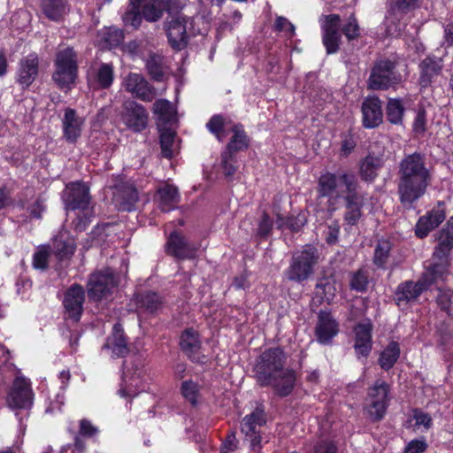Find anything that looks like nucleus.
<instances>
[{"mask_svg": "<svg viewBox=\"0 0 453 453\" xmlns=\"http://www.w3.org/2000/svg\"><path fill=\"white\" fill-rule=\"evenodd\" d=\"M360 184L351 171L332 173L325 171L317 180L318 198H326L329 210L334 211L339 199H343L346 211L343 219L347 225L356 226L362 217L364 196L359 192Z\"/></svg>", "mask_w": 453, "mask_h": 453, "instance_id": "obj_1", "label": "nucleus"}, {"mask_svg": "<svg viewBox=\"0 0 453 453\" xmlns=\"http://www.w3.org/2000/svg\"><path fill=\"white\" fill-rule=\"evenodd\" d=\"M288 355L282 347L265 349L253 365V378L260 388H271L275 395L285 398L292 395L296 381V371L286 367Z\"/></svg>", "mask_w": 453, "mask_h": 453, "instance_id": "obj_2", "label": "nucleus"}, {"mask_svg": "<svg viewBox=\"0 0 453 453\" xmlns=\"http://www.w3.org/2000/svg\"><path fill=\"white\" fill-rule=\"evenodd\" d=\"M397 195L402 206L412 209L432 182V173L426 166V156L415 151L405 155L397 170Z\"/></svg>", "mask_w": 453, "mask_h": 453, "instance_id": "obj_3", "label": "nucleus"}, {"mask_svg": "<svg viewBox=\"0 0 453 453\" xmlns=\"http://www.w3.org/2000/svg\"><path fill=\"white\" fill-rule=\"evenodd\" d=\"M319 23L322 43L327 55L336 54L340 50L342 35L349 42L361 35V27L354 12L343 21L336 13L323 15Z\"/></svg>", "mask_w": 453, "mask_h": 453, "instance_id": "obj_4", "label": "nucleus"}, {"mask_svg": "<svg viewBox=\"0 0 453 453\" xmlns=\"http://www.w3.org/2000/svg\"><path fill=\"white\" fill-rule=\"evenodd\" d=\"M319 251L311 244L304 245L302 250L294 252L284 275L289 281L302 284L315 273L319 261Z\"/></svg>", "mask_w": 453, "mask_h": 453, "instance_id": "obj_5", "label": "nucleus"}, {"mask_svg": "<svg viewBox=\"0 0 453 453\" xmlns=\"http://www.w3.org/2000/svg\"><path fill=\"white\" fill-rule=\"evenodd\" d=\"M52 81L61 90H70L78 78V55L73 47H66L56 53Z\"/></svg>", "mask_w": 453, "mask_h": 453, "instance_id": "obj_6", "label": "nucleus"}, {"mask_svg": "<svg viewBox=\"0 0 453 453\" xmlns=\"http://www.w3.org/2000/svg\"><path fill=\"white\" fill-rule=\"evenodd\" d=\"M397 62L388 58H378L374 61L367 81L371 90H388L402 81L398 73Z\"/></svg>", "mask_w": 453, "mask_h": 453, "instance_id": "obj_7", "label": "nucleus"}, {"mask_svg": "<svg viewBox=\"0 0 453 453\" xmlns=\"http://www.w3.org/2000/svg\"><path fill=\"white\" fill-rule=\"evenodd\" d=\"M119 277L111 268L91 273L87 280L85 291L92 303H101L111 296L118 287Z\"/></svg>", "mask_w": 453, "mask_h": 453, "instance_id": "obj_8", "label": "nucleus"}, {"mask_svg": "<svg viewBox=\"0 0 453 453\" xmlns=\"http://www.w3.org/2000/svg\"><path fill=\"white\" fill-rule=\"evenodd\" d=\"M86 291L79 283L72 284L65 292L62 300L63 318L65 321L78 324L84 312Z\"/></svg>", "mask_w": 453, "mask_h": 453, "instance_id": "obj_9", "label": "nucleus"}, {"mask_svg": "<svg viewBox=\"0 0 453 453\" xmlns=\"http://www.w3.org/2000/svg\"><path fill=\"white\" fill-rule=\"evenodd\" d=\"M266 424V415L264 406H257L246 415L241 422V431L250 441L251 450L258 453L262 448L260 427Z\"/></svg>", "mask_w": 453, "mask_h": 453, "instance_id": "obj_10", "label": "nucleus"}, {"mask_svg": "<svg viewBox=\"0 0 453 453\" xmlns=\"http://www.w3.org/2000/svg\"><path fill=\"white\" fill-rule=\"evenodd\" d=\"M62 200L66 211H84L91 202L89 188L81 180L70 182L65 186Z\"/></svg>", "mask_w": 453, "mask_h": 453, "instance_id": "obj_11", "label": "nucleus"}, {"mask_svg": "<svg viewBox=\"0 0 453 453\" xmlns=\"http://www.w3.org/2000/svg\"><path fill=\"white\" fill-rule=\"evenodd\" d=\"M426 291L419 278L417 280H406L397 285L393 300L398 308L403 310L418 303L420 296Z\"/></svg>", "mask_w": 453, "mask_h": 453, "instance_id": "obj_12", "label": "nucleus"}, {"mask_svg": "<svg viewBox=\"0 0 453 453\" xmlns=\"http://www.w3.org/2000/svg\"><path fill=\"white\" fill-rule=\"evenodd\" d=\"M194 22L193 18L185 15H177L168 24L166 29V35L170 46L177 51L185 49L189 41L190 35H195V33L188 32Z\"/></svg>", "mask_w": 453, "mask_h": 453, "instance_id": "obj_13", "label": "nucleus"}, {"mask_svg": "<svg viewBox=\"0 0 453 453\" xmlns=\"http://www.w3.org/2000/svg\"><path fill=\"white\" fill-rule=\"evenodd\" d=\"M132 301L135 311L139 315L155 317L163 310L165 300L158 292L153 290H142L135 292Z\"/></svg>", "mask_w": 453, "mask_h": 453, "instance_id": "obj_14", "label": "nucleus"}, {"mask_svg": "<svg viewBox=\"0 0 453 453\" xmlns=\"http://www.w3.org/2000/svg\"><path fill=\"white\" fill-rule=\"evenodd\" d=\"M373 325L370 319L356 324L353 327L354 344L353 349L357 359H367L372 349Z\"/></svg>", "mask_w": 453, "mask_h": 453, "instance_id": "obj_15", "label": "nucleus"}, {"mask_svg": "<svg viewBox=\"0 0 453 453\" xmlns=\"http://www.w3.org/2000/svg\"><path fill=\"white\" fill-rule=\"evenodd\" d=\"M165 250L178 260H193L196 257L198 248L188 242L181 232L174 230L167 238Z\"/></svg>", "mask_w": 453, "mask_h": 453, "instance_id": "obj_16", "label": "nucleus"}, {"mask_svg": "<svg viewBox=\"0 0 453 453\" xmlns=\"http://www.w3.org/2000/svg\"><path fill=\"white\" fill-rule=\"evenodd\" d=\"M39 57L37 53L31 52L20 58L15 74V82L22 89H27L36 81L39 75Z\"/></svg>", "mask_w": 453, "mask_h": 453, "instance_id": "obj_17", "label": "nucleus"}, {"mask_svg": "<svg viewBox=\"0 0 453 453\" xmlns=\"http://www.w3.org/2000/svg\"><path fill=\"white\" fill-rule=\"evenodd\" d=\"M104 349H110L111 357L114 358H125L129 355L131 351L129 338L119 321L113 325L111 334L106 338Z\"/></svg>", "mask_w": 453, "mask_h": 453, "instance_id": "obj_18", "label": "nucleus"}, {"mask_svg": "<svg viewBox=\"0 0 453 453\" xmlns=\"http://www.w3.org/2000/svg\"><path fill=\"white\" fill-rule=\"evenodd\" d=\"M179 346L182 353L193 363H201L204 357L201 351V334L194 327H187L180 333Z\"/></svg>", "mask_w": 453, "mask_h": 453, "instance_id": "obj_19", "label": "nucleus"}, {"mask_svg": "<svg viewBox=\"0 0 453 453\" xmlns=\"http://www.w3.org/2000/svg\"><path fill=\"white\" fill-rule=\"evenodd\" d=\"M339 333V324L328 310L318 313V321L314 334L319 344L327 345Z\"/></svg>", "mask_w": 453, "mask_h": 453, "instance_id": "obj_20", "label": "nucleus"}, {"mask_svg": "<svg viewBox=\"0 0 453 453\" xmlns=\"http://www.w3.org/2000/svg\"><path fill=\"white\" fill-rule=\"evenodd\" d=\"M362 126L366 129L378 127L383 122L382 102L377 96H366L362 102Z\"/></svg>", "mask_w": 453, "mask_h": 453, "instance_id": "obj_21", "label": "nucleus"}, {"mask_svg": "<svg viewBox=\"0 0 453 453\" xmlns=\"http://www.w3.org/2000/svg\"><path fill=\"white\" fill-rule=\"evenodd\" d=\"M148 113L142 104L132 100L125 102L123 120L130 130L134 133L143 131L148 125Z\"/></svg>", "mask_w": 453, "mask_h": 453, "instance_id": "obj_22", "label": "nucleus"}, {"mask_svg": "<svg viewBox=\"0 0 453 453\" xmlns=\"http://www.w3.org/2000/svg\"><path fill=\"white\" fill-rule=\"evenodd\" d=\"M32 389L24 378H16L8 394L7 403L12 409H27L32 404Z\"/></svg>", "mask_w": 453, "mask_h": 453, "instance_id": "obj_23", "label": "nucleus"}, {"mask_svg": "<svg viewBox=\"0 0 453 453\" xmlns=\"http://www.w3.org/2000/svg\"><path fill=\"white\" fill-rule=\"evenodd\" d=\"M83 124L84 120L78 116L76 110L65 108L62 119L63 139L74 145L81 136Z\"/></svg>", "mask_w": 453, "mask_h": 453, "instance_id": "obj_24", "label": "nucleus"}, {"mask_svg": "<svg viewBox=\"0 0 453 453\" xmlns=\"http://www.w3.org/2000/svg\"><path fill=\"white\" fill-rule=\"evenodd\" d=\"M125 88L127 91L144 102H151L156 96L155 88L139 73H129L125 80Z\"/></svg>", "mask_w": 453, "mask_h": 453, "instance_id": "obj_25", "label": "nucleus"}, {"mask_svg": "<svg viewBox=\"0 0 453 453\" xmlns=\"http://www.w3.org/2000/svg\"><path fill=\"white\" fill-rule=\"evenodd\" d=\"M437 245L434 248V257L438 260H449V254L453 250V216L435 234Z\"/></svg>", "mask_w": 453, "mask_h": 453, "instance_id": "obj_26", "label": "nucleus"}, {"mask_svg": "<svg viewBox=\"0 0 453 453\" xmlns=\"http://www.w3.org/2000/svg\"><path fill=\"white\" fill-rule=\"evenodd\" d=\"M154 199L162 212H169L178 207L180 195L176 186L165 183L157 188Z\"/></svg>", "mask_w": 453, "mask_h": 453, "instance_id": "obj_27", "label": "nucleus"}, {"mask_svg": "<svg viewBox=\"0 0 453 453\" xmlns=\"http://www.w3.org/2000/svg\"><path fill=\"white\" fill-rule=\"evenodd\" d=\"M418 69L420 91H425V89L431 87L434 80L441 74L442 65L435 57L427 56L419 63Z\"/></svg>", "mask_w": 453, "mask_h": 453, "instance_id": "obj_28", "label": "nucleus"}, {"mask_svg": "<svg viewBox=\"0 0 453 453\" xmlns=\"http://www.w3.org/2000/svg\"><path fill=\"white\" fill-rule=\"evenodd\" d=\"M445 211L442 209H432L426 215L421 216L415 226V235L420 239L426 238L429 233L437 227L445 219Z\"/></svg>", "mask_w": 453, "mask_h": 453, "instance_id": "obj_29", "label": "nucleus"}, {"mask_svg": "<svg viewBox=\"0 0 453 453\" xmlns=\"http://www.w3.org/2000/svg\"><path fill=\"white\" fill-rule=\"evenodd\" d=\"M384 161L381 157L373 153H368L359 162L358 174L360 179L366 183H372L379 175V171L383 167Z\"/></svg>", "mask_w": 453, "mask_h": 453, "instance_id": "obj_30", "label": "nucleus"}, {"mask_svg": "<svg viewBox=\"0 0 453 453\" xmlns=\"http://www.w3.org/2000/svg\"><path fill=\"white\" fill-rule=\"evenodd\" d=\"M230 131L233 134L223 150L234 155L247 150L250 146V138L245 131L244 126L242 123H234Z\"/></svg>", "mask_w": 453, "mask_h": 453, "instance_id": "obj_31", "label": "nucleus"}, {"mask_svg": "<svg viewBox=\"0 0 453 453\" xmlns=\"http://www.w3.org/2000/svg\"><path fill=\"white\" fill-rule=\"evenodd\" d=\"M449 273V261L439 260L431 264L418 277L427 290L439 280H445Z\"/></svg>", "mask_w": 453, "mask_h": 453, "instance_id": "obj_32", "label": "nucleus"}, {"mask_svg": "<svg viewBox=\"0 0 453 453\" xmlns=\"http://www.w3.org/2000/svg\"><path fill=\"white\" fill-rule=\"evenodd\" d=\"M335 292L334 283L327 278H321L315 285L312 303L316 306H320L324 303L330 304L335 297Z\"/></svg>", "mask_w": 453, "mask_h": 453, "instance_id": "obj_33", "label": "nucleus"}, {"mask_svg": "<svg viewBox=\"0 0 453 453\" xmlns=\"http://www.w3.org/2000/svg\"><path fill=\"white\" fill-rule=\"evenodd\" d=\"M75 249V241L69 235L60 234L52 240V252L59 261L71 258Z\"/></svg>", "mask_w": 453, "mask_h": 453, "instance_id": "obj_34", "label": "nucleus"}, {"mask_svg": "<svg viewBox=\"0 0 453 453\" xmlns=\"http://www.w3.org/2000/svg\"><path fill=\"white\" fill-rule=\"evenodd\" d=\"M98 428L87 418L79 421V431L74 433L73 449L79 453H82L86 449L84 438L90 439L98 434Z\"/></svg>", "mask_w": 453, "mask_h": 453, "instance_id": "obj_35", "label": "nucleus"}, {"mask_svg": "<svg viewBox=\"0 0 453 453\" xmlns=\"http://www.w3.org/2000/svg\"><path fill=\"white\" fill-rule=\"evenodd\" d=\"M405 111L402 98H388L385 107L387 121L391 125L403 126Z\"/></svg>", "mask_w": 453, "mask_h": 453, "instance_id": "obj_36", "label": "nucleus"}, {"mask_svg": "<svg viewBox=\"0 0 453 453\" xmlns=\"http://www.w3.org/2000/svg\"><path fill=\"white\" fill-rule=\"evenodd\" d=\"M393 244L389 240H378L372 256V264L376 269L385 271L391 257Z\"/></svg>", "mask_w": 453, "mask_h": 453, "instance_id": "obj_37", "label": "nucleus"}, {"mask_svg": "<svg viewBox=\"0 0 453 453\" xmlns=\"http://www.w3.org/2000/svg\"><path fill=\"white\" fill-rule=\"evenodd\" d=\"M145 67L150 79L161 82L165 78L166 65L164 56L157 53H150L145 62Z\"/></svg>", "mask_w": 453, "mask_h": 453, "instance_id": "obj_38", "label": "nucleus"}, {"mask_svg": "<svg viewBox=\"0 0 453 453\" xmlns=\"http://www.w3.org/2000/svg\"><path fill=\"white\" fill-rule=\"evenodd\" d=\"M400 355V344L395 341H391L380 353L378 364L382 370L388 372L397 363Z\"/></svg>", "mask_w": 453, "mask_h": 453, "instance_id": "obj_39", "label": "nucleus"}, {"mask_svg": "<svg viewBox=\"0 0 453 453\" xmlns=\"http://www.w3.org/2000/svg\"><path fill=\"white\" fill-rule=\"evenodd\" d=\"M41 10L51 21H59L65 13L67 0H40Z\"/></svg>", "mask_w": 453, "mask_h": 453, "instance_id": "obj_40", "label": "nucleus"}, {"mask_svg": "<svg viewBox=\"0 0 453 453\" xmlns=\"http://www.w3.org/2000/svg\"><path fill=\"white\" fill-rule=\"evenodd\" d=\"M119 210L132 211L135 210L136 203L139 201V193L133 185H125L119 190Z\"/></svg>", "mask_w": 453, "mask_h": 453, "instance_id": "obj_41", "label": "nucleus"}, {"mask_svg": "<svg viewBox=\"0 0 453 453\" xmlns=\"http://www.w3.org/2000/svg\"><path fill=\"white\" fill-rule=\"evenodd\" d=\"M422 0H388V12L390 15H406L419 8Z\"/></svg>", "mask_w": 453, "mask_h": 453, "instance_id": "obj_42", "label": "nucleus"}, {"mask_svg": "<svg viewBox=\"0 0 453 453\" xmlns=\"http://www.w3.org/2000/svg\"><path fill=\"white\" fill-rule=\"evenodd\" d=\"M114 69L111 64L102 63L96 74V81L101 89H108L114 81Z\"/></svg>", "mask_w": 453, "mask_h": 453, "instance_id": "obj_43", "label": "nucleus"}, {"mask_svg": "<svg viewBox=\"0 0 453 453\" xmlns=\"http://www.w3.org/2000/svg\"><path fill=\"white\" fill-rule=\"evenodd\" d=\"M153 113L157 116L158 120L169 123L175 114V110L169 100L160 98L153 104Z\"/></svg>", "mask_w": 453, "mask_h": 453, "instance_id": "obj_44", "label": "nucleus"}, {"mask_svg": "<svg viewBox=\"0 0 453 453\" xmlns=\"http://www.w3.org/2000/svg\"><path fill=\"white\" fill-rule=\"evenodd\" d=\"M220 166L225 178L231 180L239 168L238 156L222 150L220 154Z\"/></svg>", "mask_w": 453, "mask_h": 453, "instance_id": "obj_45", "label": "nucleus"}, {"mask_svg": "<svg viewBox=\"0 0 453 453\" xmlns=\"http://www.w3.org/2000/svg\"><path fill=\"white\" fill-rule=\"evenodd\" d=\"M180 394L182 397L190 403L192 407L198 405L200 396V388L197 382L192 380H184L180 385Z\"/></svg>", "mask_w": 453, "mask_h": 453, "instance_id": "obj_46", "label": "nucleus"}, {"mask_svg": "<svg viewBox=\"0 0 453 453\" xmlns=\"http://www.w3.org/2000/svg\"><path fill=\"white\" fill-rule=\"evenodd\" d=\"M51 254L50 245H40L33 254L32 266L35 270L46 271L49 268V262Z\"/></svg>", "mask_w": 453, "mask_h": 453, "instance_id": "obj_47", "label": "nucleus"}, {"mask_svg": "<svg viewBox=\"0 0 453 453\" xmlns=\"http://www.w3.org/2000/svg\"><path fill=\"white\" fill-rule=\"evenodd\" d=\"M369 285V273L364 268L350 273L349 288L359 293H365Z\"/></svg>", "mask_w": 453, "mask_h": 453, "instance_id": "obj_48", "label": "nucleus"}, {"mask_svg": "<svg viewBox=\"0 0 453 453\" xmlns=\"http://www.w3.org/2000/svg\"><path fill=\"white\" fill-rule=\"evenodd\" d=\"M226 119L222 114H214L206 123V128L219 142H223L226 137L225 126Z\"/></svg>", "mask_w": 453, "mask_h": 453, "instance_id": "obj_49", "label": "nucleus"}, {"mask_svg": "<svg viewBox=\"0 0 453 453\" xmlns=\"http://www.w3.org/2000/svg\"><path fill=\"white\" fill-rule=\"evenodd\" d=\"M273 220L265 211L260 216L257 226L255 231V236L261 241H266L273 234Z\"/></svg>", "mask_w": 453, "mask_h": 453, "instance_id": "obj_50", "label": "nucleus"}, {"mask_svg": "<svg viewBox=\"0 0 453 453\" xmlns=\"http://www.w3.org/2000/svg\"><path fill=\"white\" fill-rule=\"evenodd\" d=\"M390 387L385 381L377 380L374 385L369 388L368 397L371 402L389 403Z\"/></svg>", "mask_w": 453, "mask_h": 453, "instance_id": "obj_51", "label": "nucleus"}, {"mask_svg": "<svg viewBox=\"0 0 453 453\" xmlns=\"http://www.w3.org/2000/svg\"><path fill=\"white\" fill-rule=\"evenodd\" d=\"M389 403L385 402H371L365 408V411L372 423L381 421L387 413Z\"/></svg>", "mask_w": 453, "mask_h": 453, "instance_id": "obj_52", "label": "nucleus"}, {"mask_svg": "<svg viewBox=\"0 0 453 453\" xmlns=\"http://www.w3.org/2000/svg\"><path fill=\"white\" fill-rule=\"evenodd\" d=\"M435 303L441 311L450 316L453 310V290L439 288Z\"/></svg>", "mask_w": 453, "mask_h": 453, "instance_id": "obj_53", "label": "nucleus"}, {"mask_svg": "<svg viewBox=\"0 0 453 453\" xmlns=\"http://www.w3.org/2000/svg\"><path fill=\"white\" fill-rule=\"evenodd\" d=\"M165 10L158 4V2L152 1L143 4L141 10L142 19L148 22H155L160 19Z\"/></svg>", "mask_w": 453, "mask_h": 453, "instance_id": "obj_54", "label": "nucleus"}, {"mask_svg": "<svg viewBox=\"0 0 453 453\" xmlns=\"http://www.w3.org/2000/svg\"><path fill=\"white\" fill-rule=\"evenodd\" d=\"M175 132L170 128L164 129L159 136L160 148L163 157L171 158L173 157V145L175 137Z\"/></svg>", "mask_w": 453, "mask_h": 453, "instance_id": "obj_55", "label": "nucleus"}, {"mask_svg": "<svg viewBox=\"0 0 453 453\" xmlns=\"http://www.w3.org/2000/svg\"><path fill=\"white\" fill-rule=\"evenodd\" d=\"M102 39L109 48H117L124 40V33L119 28L110 27L104 32Z\"/></svg>", "mask_w": 453, "mask_h": 453, "instance_id": "obj_56", "label": "nucleus"}, {"mask_svg": "<svg viewBox=\"0 0 453 453\" xmlns=\"http://www.w3.org/2000/svg\"><path fill=\"white\" fill-rule=\"evenodd\" d=\"M307 215L304 211H300L297 215L287 216L285 220V228L291 233H299L303 227L307 224Z\"/></svg>", "mask_w": 453, "mask_h": 453, "instance_id": "obj_57", "label": "nucleus"}, {"mask_svg": "<svg viewBox=\"0 0 453 453\" xmlns=\"http://www.w3.org/2000/svg\"><path fill=\"white\" fill-rule=\"evenodd\" d=\"M122 21L126 28L138 30L142 21L141 11L127 9L122 15Z\"/></svg>", "mask_w": 453, "mask_h": 453, "instance_id": "obj_58", "label": "nucleus"}, {"mask_svg": "<svg viewBox=\"0 0 453 453\" xmlns=\"http://www.w3.org/2000/svg\"><path fill=\"white\" fill-rule=\"evenodd\" d=\"M93 218V213L87 209L84 211H79L76 218L73 220L72 226L76 233H82L89 226Z\"/></svg>", "mask_w": 453, "mask_h": 453, "instance_id": "obj_59", "label": "nucleus"}, {"mask_svg": "<svg viewBox=\"0 0 453 453\" xmlns=\"http://www.w3.org/2000/svg\"><path fill=\"white\" fill-rule=\"evenodd\" d=\"M357 147V139L355 134L350 131L342 134V142L340 148V157H348Z\"/></svg>", "mask_w": 453, "mask_h": 453, "instance_id": "obj_60", "label": "nucleus"}, {"mask_svg": "<svg viewBox=\"0 0 453 453\" xmlns=\"http://www.w3.org/2000/svg\"><path fill=\"white\" fill-rule=\"evenodd\" d=\"M274 30L277 32H285L288 39H291L296 35L295 26L285 17L279 16L274 22Z\"/></svg>", "mask_w": 453, "mask_h": 453, "instance_id": "obj_61", "label": "nucleus"}, {"mask_svg": "<svg viewBox=\"0 0 453 453\" xmlns=\"http://www.w3.org/2000/svg\"><path fill=\"white\" fill-rule=\"evenodd\" d=\"M426 111L425 108H418L412 123V131L416 134H423L426 131Z\"/></svg>", "mask_w": 453, "mask_h": 453, "instance_id": "obj_62", "label": "nucleus"}, {"mask_svg": "<svg viewBox=\"0 0 453 453\" xmlns=\"http://www.w3.org/2000/svg\"><path fill=\"white\" fill-rule=\"evenodd\" d=\"M413 418L415 419V426H423L426 430L432 427L433 419L429 413L424 412L419 409L413 410Z\"/></svg>", "mask_w": 453, "mask_h": 453, "instance_id": "obj_63", "label": "nucleus"}, {"mask_svg": "<svg viewBox=\"0 0 453 453\" xmlns=\"http://www.w3.org/2000/svg\"><path fill=\"white\" fill-rule=\"evenodd\" d=\"M426 449L427 443L425 439H414L406 445L404 453H423Z\"/></svg>", "mask_w": 453, "mask_h": 453, "instance_id": "obj_64", "label": "nucleus"}]
</instances>
